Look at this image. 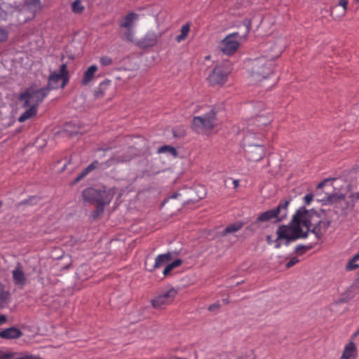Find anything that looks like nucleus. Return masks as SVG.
Returning <instances> with one entry per match:
<instances>
[{
    "label": "nucleus",
    "instance_id": "obj_1",
    "mask_svg": "<svg viewBox=\"0 0 359 359\" xmlns=\"http://www.w3.org/2000/svg\"><path fill=\"white\" fill-rule=\"evenodd\" d=\"M330 223L324 210L317 212L301 207L293 215L289 225L279 226L276 232L278 239L285 238L288 244L291 241L306 238L311 232L319 240L325 233Z\"/></svg>",
    "mask_w": 359,
    "mask_h": 359
},
{
    "label": "nucleus",
    "instance_id": "obj_2",
    "mask_svg": "<svg viewBox=\"0 0 359 359\" xmlns=\"http://www.w3.org/2000/svg\"><path fill=\"white\" fill-rule=\"evenodd\" d=\"M244 25L246 27V34L243 36H240L239 33L236 32L226 35L219 43V50L226 55H232L240 46V41L245 38L251 29V22L249 20L245 21Z\"/></svg>",
    "mask_w": 359,
    "mask_h": 359
},
{
    "label": "nucleus",
    "instance_id": "obj_3",
    "mask_svg": "<svg viewBox=\"0 0 359 359\" xmlns=\"http://www.w3.org/2000/svg\"><path fill=\"white\" fill-rule=\"evenodd\" d=\"M48 95V88H36L34 86H29L19 96V100L22 102V107L25 108L28 106H38L43 102Z\"/></svg>",
    "mask_w": 359,
    "mask_h": 359
},
{
    "label": "nucleus",
    "instance_id": "obj_4",
    "mask_svg": "<svg viewBox=\"0 0 359 359\" xmlns=\"http://www.w3.org/2000/svg\"><path fill=\"white\" fill-rule=\"evenodd\" d=\"M216 114L210 109L207 114L193 118L191 128L198 134H209L216 126Z\"/></svg>",
    "mask_w": 359,
    "mask_h": 359
},
{
    "label": "nucleus",
    "instance_id": "obj_5",
    "mask_svg": "<svg viewBox=\"0 0 359 359\" xmlns=\"http://www.w3.org/2000/svg\"><path fill=\"white\" fill-rule=\"evenodd\" d=\"M69 79V72L66 64L60 65L58 72H53L48 76V82L47 87L48 93L50 90L57 89L58 88H64Z\"/></svg>",
    "mask_w": 359,
    "mask_h": 359
},
{
    "label": "nucleus",
    "instance_id": "obj_6",
    "mask_svg": "<svg viewBox=\"0 0 359 359\" xmlns=\"http://www.w3.org/2000/svg\"><path fill=\"white\" fill-rule=\"evenodd\" d=\"M289 203L290 201H285L280 203L278 207L262 212L257 221L268 222L273 219L275 222H280L283 220L287 217Z\"/></svg>",
    "mask_w": 359,
    "mask_h": 359
},
{
    "label": "nucleus",
    "instance_id": "obj_7",
    "mask_svg": "<svg viewBox=\"0 0 359 359\" xmlns=\"http://www.w3.org/2000/svg\"><path fill=\"white\" fill-rule=\"evenodd\" d=\"M231 72V66L229 62L217 65L209 75L208 82L212 86L223 85Z\"/></svg>",
    "mask_w": 359,
    "mask_h": 359
},
{
    "label": "nucleus",
    "instance_id": "obj_8",
    "mask_svg": "<svg viewBox=\"0 0 359 359\" xmlns=\"http://www.w3.org/2000/svg\"><path fill=\"white\" fill-rule=\"evenodd\" d=\"M177 294V291L175 288L170 287L155 297L151 300V304L155 309H163L174 301Z\"/></svg>",
    "mask_w": 359,
    "mask_h": 359
},
{
    "label": "nucleus",
    "instance_id": "obj_9",
    "mask_svg": "<svg viewBox=\"0 0 359 359\" xmlns=\"http://www.w3.org/2000/svg\"><path fill=\"white\" fill-rule=\"evenodd\" d=\"M274 67L275 64L273 60H266L264 58H261L256 60L253 72L258 76L266 79L273 72Z\"/></svg>",
    "mask_w": 359,
    "mask_h": 359
},
{
    "label": "nucleus",
    "instance_id": "obj_10",
    "mask_svg": "<svg viewBox=\"0 0 359 359\" xmlns=\"http://www.w3.org/2000/svg\"><path fill=\"white\" fill-rule=\"evenodd\" d=\"M265 155L264 147L259 144H248L245 146V157L249 161L257 162Z\"/></svg>",
    "mask_w": 359,
    "mask_h": 359
},
{
    "label": "nucleus",
    "instance_id": "obj_11",
    "mask_svg": "<svg viewBox=\"0 0 359 359\" xmlns=\"http://www.w3.org/2000/svg\"><path fill=\"white\" fill-rule=\"evenodd\" d=\"M159 35L153 31H149L146 34L136 42L140 48H147L154 46L158 40Z\"/></svg>",
    "mask_w": 359,
    "mask_h": 359
},
{
    "label": "nucleus",
    "instance_id": "obj_12",
    "mask_svg": "<svg viewBox=\"0 0 359 359\" xmlns=\"http://www.w3.org/2000/svg\"><path fill=\"white\" fill-rule=\"evenodd\" d=\"M115 194V190L113 188L105 189L98 190V196L96 198V204L102 205L105 206L110 203L114 196Z\"/></svg>",
    "mask_w": 359,
    "mask_h": 359
},
{
    "label": "nucleus",
    "instance_id": "obj_13",
    "mask_svg": "<svg viewBox=\"0 0 359 359\" xmlns=\"http://www.w3.org/2000/svg\"><path fill=\"white\" fill-rule=\"evenodd\" d=\"M12 276L13 283L15 285L22 288L26 285L27 277L20 264H18L17 266L12 271Z\"/></svg>",
    "mask_w": 359,
    "mask_h": 359
},
{
    "label": "nucleus",
    "instance_id": "obj_14",
    "mask_svg": "<svg viewBox=\"0 0 359 359\" xmlns=\"http://www.w3.org/2000/svg\"><path fill=\"white\" fill-rule=\"evenodd\" d=\"M140 15L134 12L128 13L124 18L120 21L119 26L121 28L132 29L134 27L135 23L139 20Z\"/></svg>",
    "mask_w": 359,
    "mask_h": 359
},
{
    "label": "nucleus",
    "instance_id": "obj_15",
    "mask_svg": "<svg viewBox=\"0 0 359 359\" xmlns=\"http://www.w3.org/2000/svg\"><path fill=\"white\" fill-rule=\"evenodd\" d=\"M271 121V117L269 112L257 114L253 119V123L259 128L266 126Z\"/></svg>",
    "mask_w": 359,
    "mask_h": 359
},
{
    "label": "nucleus",
    "instance_id": "obj_16",
    "mask_svg": "<svg viewBox=\"0 0 359 359\" xmlns=\"http://www.w3.org/2000/svg\"><path fill=\"white\" fill-rule=\"evenodd\" d=\"M356 356V346L353 340H351L348 344L346 345L340 359H351L352 358H355Z\"/></svg>",
    "mask_w": 359,
    "mask_h": 359
},
{
    "label": "nucleus",
    "instance_id": "obj_17",
    "mask_svg": "<svg viewBox=\"0 0 359 359\" xmlns=\"http://www.w3.org/2000/svg\"><path fill=\"white\" fill-rule=\"evenodd\" d=\"M97 70V67L95 65H90L83 73L81 84L83 86L88 85L93 79Z\"/></svg>",
    "mask_w": 359,
    "mask_h": 359
},
{
    "label": "nucleus",
    "instance_id": "obj_18",
    "mask_svg": "<svg viewBox=\"0 0 359 359\" xmlns=\"http://www.w3.org/2000/svg\"><path fill=\"white\" fill-rule=\"evenodd\" d=\"M98 190L92 187L87 188L83 191L82 196L85 201L95 203Z\"/></svg>",
    "mask_w": 359,
    "mask_h": 359
},
{
    "label": "nucleus",
    "instance_id": "obj_19",
    "mask_svg": "<svg viewBox=\"0 0 359 359\" xmlns=\"http://www.w3.org/2000/svg\"><path fill=\"white\" fill-rule=\"evenodd\" d=\"M25 7L34 16L41 8L40 0H26Z\"/></svg>",
    "mask_w": 359,
    "mask_h": 359
},
{
    "label": "nucleus",
    "instance_id": "obj_20",
    "mask_svg": "<svg viewBox=\"0 0 359 359\" xmlns=\"http://www.w3.org/2000/svg\"><path fill=\"white\" fill-rule=\"evenodd\" d=\"M114 162H115V160L114 158H111V159L108 160L107 161H106L104 163H100L97 161H94L90 165H88L85 168V170H86L87 172H88V173H89L91 171H93V170H95L96 168H97L99 165L102 169H106V168H109V166H111Z\"/></svg>",
    "mask_w": 359,
    "mask_h": 359
},
{
    "label": "nucleus",
    "instance_id": "obj_21",
    "mask_svg": "<svg viewBox=\"0 0 359 359\" xmlns=\"http://www.w3.org/2000/svg\"><path fill=\"white\" fill-rule=\"evenodd\" d=\"M172 259L171 252L158 255L155 259L154 268H159Z\"/></svg>",
    "mask_w": 359,
    "mask_h": 359
},
{
    "label": "nucleus",
    "instance_id": "obj_22",
    "mask_svg": "<svg viewBox=\"0 0 359 359\" xmlns=\"http://www.w3.org/2000/svg\"><path fill=\"white\" fill-rule=\"evenodd\" d=\"M26 108L27 109L18 118V121L20 123L31 118L37 113V108L34 106H28Z\"/></svg>",
    "mask_w": 359,
    "mask_h": 359
},
{
    "label": "nucleus",
    "instance_id": "obj_23",
    "mask_svg": "<svg viewBox=\"0 0 359 359\" xmlns=\"http://www.w3.org/2000/svg\"><path fill=\"white\" fill-rule=\"evenodd\" d=\"M22 332L16 327H9L3 330V335L4 339H17L21 337Z\"/></svg>",
    "mask_w": 359,
    "mask_h": 359
},
{
    "label": "nucleus",
    "instance_id": "obj_24",
    "mask_svg": "<svg viewBox=\"0 0 359 359\" xmlns=\"http://www.w3.org/2000/svg\"><path fill=\"white\" fill-rule=\"evenodd\" d=\"M10 293L6 290L4 286L0 283V308L5 307L9 302Z\"/></svg>",
    "mask_w": 359,
    "mask_h": 359
},
{
    "label": "nucleus",
    "instance_id": "obj_25",
    "mask_svg": "<svg viewBox=\"0 0 359 359\" xmlns=\"http://www.w3.org/2000/svg\"><path fill=\"white\" fill-rule=\"evenodd\" d=\"M242 222H235L228 225L222 231V235L225 236L228 233H232L238 231L243 227Z\"/></svg>",
    "mask_w": 359,
    "mask_h": 359
},
{
    "label": "nucleus",
    "instance_id": "obj_26",
    "mask_svg": "<svg viewBox=\"0 0 359 359\" xmlns=\"http://www.w3.org/2000/svg\"><path fill=\"white\" fill-rule=\"evenodd\" d=\"M190 31V25L189 23H186L183 25L181 27L180 34L176 37V41L180 43L185 39L187 36L189 32Z\"/></svg>",
    "mask_w": 359,
    "mask_h": 359
},
{
    "label": "nucleus",
    "instance_id": "obj_27",
    "mask_svg": "<svg viewBox=\"0 0 359 359\" xmlns=\"http://www.w3.org/2000/svg\"><path fill=\"white\" fill-rule=\"evenodd\" d=\"M182 263V261L180 259H177L172 262L168 264L165 267L163 273L165 276L170 273V272L173 270L175 268L178 267Z\"/></svg>",
    "mask_w": 359,
    "mask_h": 359
},
{
    "label": "nucleus",
    "instance_id": "obj_28",
    "mask_svg": "<svg viewBox=\"0 0 359 359\" xmlns=\"http://www.w3.org/2000/svg\"><path fill=\"white\" fill-rule=\"evenodd\" d=\"M169 153L172 156H177V152L175 147L169 145H164L158 149V153L162 154V153Z\"/></svg>",
    "mask_w": 359,
    "mask_h": 359
},
{
    "label": "nucleus",
    "instance_id": "obj_29",
    "mask_svg": "<svg viewBox=\"0 0 359 359\" xmlns=\"http://www.w3.org/2000/svg\"><path fill=\"white\" fill-rule=\"evenodd\" d=\"M84 10V7L81 4V0H75L72 4V11L74 13H81Z\"/></svg>",
    "mask_w": 359,
    "mask_h": 359
},
{
    "label": "nucleus",
    "instance_id": "obj_30",
    "mask_svg": "<svg viewBox=\"0 0 359 359\" xmlns=\"http://www.w3.org/2000/svg\"><path fill=\"white\" fill-rule=\"evenodd\" d=\"M100 62L102 66L107 67L113 64V60L109 56H102L100 58Z\"/></svg>",
    "mask_w": 359,
    "mask_h": 359
},
{
    "label": "nucleus",
    "instance_id": "obj_31",
    "mask_svg": "<svg viewBox=\"0 0 359 359\" xmlns=\"http://www.w3.org/2000/svg\"><path fill=\"white\" fill-rule=\"evenodd\" d=\"M266 239V242L270 245L272 244L273 243H275L276 248H279L281 245V243L279 241V240H280L281 238L278 239L277 238L275 241H273L270 235H267ZM283 239L285 240V244L287 245L288 244H287V240L285 238Z\"/></svg>",
    "mask_w": 359,
    "mask_h": 359
},
{
    "label": "nucleus",
    "instance_id": "obj_32",
    "mask_svg": "<svg viewBox=\"0 0 359 359\" xmlns=\"http://www.w3.org/2000/svg\"><path fill=\"white\" fill-rule=\"evenodd\" d=\"M104 207L102 205L97 204L96 209L92 212V217L93 218H97L104 212Z\"/></svg>",
    "mask_w": 359,
    "mask_h": 359
},
{
    "label": "nucleus",
    "instance_id": "obj_33",
    "mask_svg": "<svg viewBox=\"0 0 359 359\" xmlns=\"http://www.w3.org/2000/svg\"><path fill=\"white\" fill-rule=\"evenodd\" d=\"M127 31L124 34L125 39L128 41H133L134 39V32L132 29H126Z\"/></svg>",
    "mask_w": 359,
    "mask_h": 359
},
{
    "label": "nucleus",
    "instance_id": "obj_34",
    "mask_svg": "<svg viewBox=\"0 0 359 359\" xmlns=\"http://www.w3.org/2000/svg\"><path fill=\"white\" fill-rule=\"evenodd\" d=\"M357 261H353V257L348 262L346 265V269L348 271L353 270L358 267V264H355Z\"/></svg>",
    "mask_w": 359,
    "mask_h": 359
},
{
    "label": "nucleus",
    "instance_id": "obj_35",
    "mask_svg": "<svg viewBox=\"0 0 359 359\" xmlns=\"http://www.w3.org/2000/svg\"><path fill=\"white\" fill-rule=\"evenodd\" d=\"M13 353L11 352H3L0 351V359H13Z\"/></svg>",
    "mask_w": 359,
    "mask_h": 359
},
{
    "label": "nucleus",
    "instance_id": "obj_36",
    "mask_svg": "<svg viewBox=\"0 0 359 359\" xmlns=\"http://www.w3.org/2000/svg\"><path fill=\"white\" fill-rule=\"evenodd\" d=\"M299 262V259L296 257H292L289 262H287L285 266L286 268L289 269L292 266H293L294 264Z\"/></svg>",
    "mask_w": 359,
    "mask_h": 359
},
{
    "label": "nucleus",
    "instance_id": "obj_37",
    "mask_svg": "<svg viewBox=\"0 0 359 359\" xmlns=\"http://www.w3.org/2000/svg\"><path fill=\"white\" fill-rule=\"evenodd\" d=\"M314 195L311 193L307 194L304 197V201L306 205H309L311 201L313 200Z\"/></svg>",
    "mask_w": 359,
    "mask_h": 359
},
{
    "label": "nucleus",
    "instance_id": "obj_38",
    "mask_svg": "<svg viewBox=\"0 0 359 359\" xmlns=\"http://www.w3.org/2000/svg\"><path fill=\"white\" fill-rule=\"evenodd\" d=\"M88 174V172H87L86 170H83L74 180V183L79 182L81 179L84 178Z\"/></svg>",
    "mask_w": 359,
    "mask_h": 359
},
{
    "label": "nucleus",
    "instance_id": "obj_39",
    "mask_svg": "<svg viewBox=\"0 0 359 359\" xmlns=\"http://www.w3.org/2000/svg\"><path fill=\"white\" fill-rule=\"evenodd\" d=\"M8 37V32L0 28V42L5 41Z\"/></svg>",
    "mask_w": 359,
    "mask_h": 359
},
{
    "label": "nucleus",
    "instance_id": "obj_40",
    "mask_svg": "<svg viewBox=\"0 0 359 359\" xmlns=\"http://www.w3.org/2000/svg\"><path fill=\"white\" fill-rule=\"evenodd\" d=\"M348 5V1L347 0H339V6H341L343 7V12L345 13L346 11V6Z\"/></svg>",
    "mask_w": 359,
    "mask_h": 359
},
{
    "label": "nucleus",
    "instance_id": "obj_41",
    "mask_svg": "<svg viewBox=\"0 0 359 359\" xmlns=\"http://www.w3.org/2000/svg\"><path fill=\"white\" fill-rule=\"evenodd\" d=\"M219 308V304L215 303V304H212L209 306L208 310L210 311H215L217 310Z\"/></svg>",
    "mask_w": 359,
    "mask_h": 359
},
{
    "label": "nucleus",
    "instance_id": "obj_42",
    "mask_svg": "<svg viewBox=\"0 0 359 359\" xmlns=\"http://www.w3.org/2000/svg\"><path fill=\"white\" fill-rule=\"evenodd\" d=\"M6 320H7V318H6V316L0 315V325L5 323L6 322Z\"/></svg>",
    "mask_w": 359,
    "mask_h": 359
},
{
    "label": "nucleus",
    "instance_id": "obj_43",
    "mask_svg": "<svg viewBox=\"0 0 359 359\" xmlns=\"http://www.w3.org/2000/svg\"><path fill=\"white\" fill-rule=\"evenodd\" d=\"M351 196L353 198V200H358L359 199V191L352 194Z\"/></svg>",
    "mask_w": 359,
    "mask_h": 359
},
{
    "label": "nucleus",
    "instance_id": "obj_44",
    "mask_svg": "<svg viewBox=\"0 0 359 359\" xmlns=\"http://www.w3.org/2000/svg\"><path fill=\"white\" fill-rule=\"evenodd\" d=\"M327 181H328L327 180H325L321 182L320 183H319L318 185V188H319V189L322 188Z\"/></svg>",
    "mask_w": 359,
    "mask_h": 359
},
{
    "label": "nucleus",
    "instance_id": "obj_45",
    "mask_svg": "<svg viewBox=\"0 0 359 359\" xmlns=\"http://www.w3.org/2000/svg\"><path fill=\"white\" fill-rule=\"evenodd\" d=\"M233 184L234 188L238 187L239 185V181L238 180H234L233 181Z\"/></svg>",
    "mask_w": 359,
    "mask_h": 359
},
{
    "label": "nucleus",
    "instance_id": "obj_46",
    "mask_svg": "<svg viewBox=\"0 0 359 359\" xmlns=\"http://www.w3.org/2000/svg\"><path fill=\"white\" fill-rule=\"evenodd\" d=\"M250 138H251V135H245V138H244L245 142L246 143H248V142H249V141H250Z\"/></svg>",
    "mask_w": 359,
    "mask_h": 359
},
{
    "label": "nucleus",
    "instance_id": "obj_47",
    "mask_svg": "<svg viewBox=\"0 0 359 359\" xmlns=\"http://www.w3.org/2000/svg\"><path fill=\"white\" fill-rule=\"evenodd\" d=\"M303 248H304V245H297L296 247V251H298V250H299L301 249H303Z\"/></svg>",
    "mask_w": 359,
    "mask_h": 359
},
{
    "label": "nucleus",
    "instance_id": "obj_48",
    "mask_svg": "<svg viewBox=\"0 0 359 359\" xmlns=\"http://www.w3.org/2000/svg\"><path fill=\"white\" fill-rule=\"evenodd\" d=\"M359 260V252L353 257V261Z\"/></svg>",
    "mask_w": 359,
    "mask_h": 359
},
{
    "label": "nucleus",
    "instance_id": "obj_49",
    "mask_svg": "<svg viewBox=\"0 0 359 359\" xmlns=\"http://www.w3.org/2000/svg\"><path fill=\"white\" fill-rule=\"evenodd\" d=\"M78 132H79V131H77V130L70 131V133H69V135H70V136H72V135H75V134L78 133Z\"/></svg>",
    "mask_w": 359,
    "mask_h": 359
},
{
    "label": "nucleus",
    "instance_id": "obj_50",
    "mask_svg": "<svg viewBox=\"0 0 359 359\" xmlns=\"http://www.w3.org/2000/svg\"><path fill=\"white\" fill-rule=\"evenodd\" d=\"M70 126H71V125H67V126H66L65 130H66L67 132H69V130L68 129V128H69V127H70Z\"/></svg>",
    "mask_w": 359,
    "mask_h": 359
},
{
    "label": "nucleus",
    "instance_id": "obj_51",
    "mask_svg": "<svg viewBox=\"0 0 359 359\" xmlns=\"http://www.w3.org/2000/svg\"><path fill=\"white\" fill-rule=\"evenodd\" d=\"M262 106V103H258L257 105V108H259L260 107Z\"/></svg>",
    "mask_w": 359,
    "mask_h": 359
},
{
    "label": "nucleus",
    "instance_id": "obj_52",
    "mask_svg": "<svg viewBox=\"0 0 359 359\" xmlns=\"http://www.w3.org/2000/svg\"><path fill=\"white\" fill-rule=\"evenodd\" d=\"M0 337L4 338L3 331L0 332Z\"/></svg>",
    "mask_w": 359,
    "mask_h": 359
},
{
    "label": "nucleus",
    "instance_id": "obj_53",
    "mask_svg": "<svg viewBox=\"0 0 359 359\" xmlns=\"http://www.w3.org/2000/svg\"><path fill=\"white\" fill-rule=\"evenodd\" d=\"M221 356H222V357H224V358H226V353H224V354H222Z\"/></svg>",
    "mask_w": 359,
    "mask_h": 359
},
{
    "label": "nucleus",
    "instance_id": "obj_54",
    "mask_svg": "<svg viewBox=\"0 0 359 359\" xmlns=\"http://www.w3.org/2000/svg\"><path fill=\"white\" fill-rule=\"evenodd\" d=\"M1 205H2V203H1V202H0V208L1 207Z\"/></svg>",
    "mask_w": 359,
    "mask_h": 359
},
{
    "label": "nucleus",
    "instance_id": "obj_55",
    "mask_svg": "<svg viewBox=\"0 0 359 359\" xmlns=\"http://www.w3.org/2000/svg\"><path fill=\"white\" fill-rule=\"evenodd\" d=\"M355 1L359 3V0H355Z\"/></svg>",
    "mask_w": 359,
    "mask_h": 359
}]
</instances>
